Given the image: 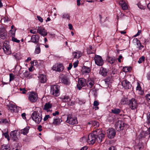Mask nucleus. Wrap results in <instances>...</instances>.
I'll return each instance as SVG.
<instances>
[{
	"label": "nucleus",
	"mask_w": 150,
	"mask_h": 150,
	"mask_svg": "<svg viewBox=\"0 0 150 150\" xmlns=\"http://www.w3.org/2000/svg\"><path fill=\"white\" fill-rule=\"evenodd\" d=\"M42 111L41 110L39 112L36 111H34L32 113L31 117L32 120L36 123L39 124L41 121L42 117Z\"/></svg>",
	"instance_id": "f257e3e1"
},
{
	"label": "nucleus",
	"mask_w": 150,
	"mask_h": 150,
	"mask_svg": "<svg viewBox=\"0 0 150 150\" xmlns=\"http://www.w3.org/2000/svg\"><path fill=\"white\" fill-rule=\"evenodd\" d=\"M60 86L57 85H53L51 86L50 93L54 96L59 95Z\"/></svg>",
	"instance_id": "f03ea898"
},
{
	"label": "nucleus",
	"mask_w": 150,
	"mask_h": 150,
	"mask_svg": "<svg viewBox=\"0 0 150 150\" xmlns=\"http://www.w3.org/2000/svg\"><path fill=\"white\" fill-rule=\"evenodd\" d=\"M99 130H98L89 134L88 136V142L89 144H93L96 140V133Z\"/></svg>",
	"instance_id": "7ed1b4c3"
},
{
	"label": "nucleus",
	"mask_w": 150,
	"mask_h": 150,
	"mask_svg": "<svg viewBox=\"0 0 150 150\" xmlns=\"http://www.w3.org/2000/svg\"><path fill=\"white\" fill-rule=\"evenodd\" d=\"M129 107L132 110H135L137 107V100L134 98H132L129 100L128 103Z\"/></svg>",
	"instance_id": "20e7f679"
},
{
	"label": "nucleus",
	"mask_w": 150,
	"mask_h": 150,
	"mask_svg": "<svg viewBox=\"0 0 150 150\" xmlns=\"http://www.w3.org/2000/svg\"><path fill=\"white\" fill-rule=\"evenodd\" d=\"M3 49L6 54H11V51L9 42L7 41L4 42L3 45Z\"/></svg>",
	"instance_id": "39448f33"
},
{
	"label": "nucleus",
	"mask_w": 150,
	"mask_h": 150,
	"mask_svg": "<svg viewBox=\"0 0 150 150\" xmlns=\"http://www.w3.org/2000/svg\"><path fill=\"white\" fill-rule=\"evenodd\" d=\"M67 122L71 125H74L78 124V121L76 117H73L71 115H68L66 120Z\"/></svg>",
	"instance_id": "423d86ee"
},
{
	"label": "nucleus",
	"mask_w": 150,
	"mask_h": 150,
	"mask_svg": "<svg viewBox=\"0 0 150 150\" xmlns=\"http://www.w3.org/2000/svg\"><path fill=\"white\" fill-rule=\"evenodd\" d=\"M86 80L83 78H79L78 79V83L77 85L78 89L80 90L83 87L86 86Z\"/></svg>",
	"instance_id": "0eeeda50"
},
{
	"label": "nucleus",
	"mask_w": 150,
	"mask_h": 150,
	"mask_svg": "<svg viewBox=\"0 0 150 150\" xmlns=\"http://www.w3.org/2000/svg\"><path fill=\"white\" fill-rule=\"evenodd\" d=\"M125 124L124 122L119 120L115 124V127L117 131H120L123 130L125 126Z\"/></svg>",
	"instance_id": "6e6552de"
},
{
	"label": "nucleus",
	"mask_w": 150,
	"mask_h": 150,
	"mask_svg": "<svg viewBox=\"0 0 150 150\" xmlns=\"http://www.w3.org/2000/svg\"><path fill=\"white\" fill-rule=\"evenodd\" d=\"M116 134L115 130L113 128H109L107 130V135L108 137L110 139L114 138Z\"/></svg>",
	"instance_id": "1a4fd4ad"
},
{
	"label": "nucleus",
	"mask_w": 150,
	"mask_h": 150,
	"mask_svg": "<svg viewBox=\"0 0 150 150\" xmlns=\"http://www.w3.org/2000/svg\"><path fill=\"white\" fill-rule=\"evenodd\" d=\"M96 64L99 66H101L103 63V61L101 57L99 55H96L94 59Z\"/></svg>",
	"instance_id": "9d476101"
},
{
	"label": "nucleus",
	"mask_w": 150,
	"mask_h": 150,
	"mask_svg": "<svg viewBox=\"0 0 150 150\" xmlns=\"http://www.w3.org/2000/svg\"><path fill=\"white\" fill-rule=\"evenodd\" d=\"M28 98L31 102L34 103L37 100L38 95L35 93L31 92L29 95Z\"/></svg>",
	"instance_id": "9b49d317"
},
{
	"label": "nucleus",
	"mask_w": 150,
	"mask_h": 150,
	"mask_svg": "<svg viewBox=\"0 0 150 150\" xmlns=\"http://www.w3.org/2000/svg\"><path fill=\"white\" fill-rule=\"evenodd\" d=\"M37 32L43 36H46L47 34V32L43 27L38 26Z\"/></svg>",
	"instance_id": "f8f14e48"
},
{
	"label": "nucleus",
	"mask_w": 150,
	"mask_h": 150,
	"mask_svg": "<svg viewBox=\"0 0 150 150\" xmlns=\"http://www.w3.org/2000/svg\"><path fill=\"white\" fill-rule=\"evenodd\" d=\"M104 134L102 131H99L98 134L96 135V140L99 143H100L104 138Z\"/></svg>",
	"instance_id": "ddd939ff"
},
{
	"label": "nucleus",
	"mask_w": 150,
	"mask_h": 150,
	"mask_svg": "<svg viewBox=\"0 0 150 150\" xmlns=\"http://www.w3.org/2000/svg\"><path fill=\"white\" fill-rule=\"evenodd\" d=\"M121 84L122 86L125 89H129L131 87L130 83L127 80L123 81Z\"/></svg>",
	"instance_id": "4468645a"
},
{
	"label": "nucleus",
	"mask_w": 150,
	"mask_h": 150,
	"mask_svg": "<svg viewBox=\"0 0 150 150\" xmlns=\"http://www.w3.org/2000/svg\"><path fill=\"white\" fill-rule=\"evenodd\" d=\"M7 36L6 30L3 27L0 28V37L2 39H4Z\"/></svg>",
	"instance_id": "2eb2a0df"
},
{
	"label": "nucleus",
	"mask_w": 150,
	"mask_h": 150,
	"mask_svg": "<svg viewBox=\"0 0 150 150\" xmlns=\"http://www.w3.org/2000/svg\"><path fill=\"white\" fill-rule=\"evenodd\" d=\"M7 109L12 112L16 111L17 107L13 104L9 103L7 105Z\"/></svg>",
	"instance_id": "dca6fc26"
},
{
	"label": "nucleus",
	"mask_w": 150,
	"mask_h": 150,
	"mask_svg": "<svg viewBox=\"0 0 150 150\" xmlns=\"http://www.w3.org/2000/svg\"><path fill=\"white\" fill-rule=\"evenodd\" d=\"M40 38V36L38 35H32L31 38V41L33 43H38L39 42Z\"/></svg>",
	"instance_id": "f3484780"
},
{
	"label": "nucleus",
	"mask_w": 150,
	"mask_h": 150,
	"mask_svg": "<svg viewBox=\"0 0 150 150\" xmlns=\"http://www.w3.org/2000/svg\"><path fill=\"white\" fill-rule=\"evenodd\" d=\"M10 137L11 139L14 141H17L18 139L17 135V131H14L10 133Z\"/></svg>",
	"instance_id": "a211bd4d"
},
{
	"label": "nucleus",
	"mask_w": 150,
	"mask_h": 150,
	"mask_svg": "<svg viewBox=\"0 0 150 150\" xmlns=\"http://www.w3.org/2000/svg\"><path fill=\"white\" fill-rule=\"evenodd\" d=\"M73 56L74 58H79L82 55V52L76 50L73 53Z\"/></svg>",
	"instance_id": "6ab92c4d"
},
{
	"label": "nucleus",
	"mask_w": 150,
	"mask_h": 150,
	"mask_svg": "<svg viewBox=\"0 0 150 150\" xmlns=\"http://www.w3.org/2000/svg\"><path fill=\"white\" fill-rule=\"evenodd\" d=\"M61 81L62 83L66 85H69L70 84L69 79L67 76H64L62 77Z\"/></svg>",
	"instance_id": "aec40b11"
},
{
	"label": "nucleus",
	"mask_w": 150,
	"mask_h": 150,
	"mask_svg": "<svg viewBox=\"0 0 150 150\" xmlns=\"http://www.w3.org/2000/svg\"><path fill=\"white\" fill-rule=\"evenodd\" d=\"M94 81L93 80L88 79L86 82V84L87 87L88 88H92L94 86Z\"/></svg>",
	"instance_id": "412c9836"
},
{
	"label": "nucleus",
	"mask_w": 150,
	"mask_h": 150,
	"mask_svg": "<svg viewBox=\"0 0 150 150\" xmlns=\"http://www.w3.org/2000/svg\"><path fill=\"white\" fill-rule=\"evenodd\" d=\"M81 71L83 74H86L90 72V69L88 67L84 66L82 68Z\"/></svg>",
	"instance_id": "4be33fe9"
},
{
	"label": "nucleus",
	"mask_w": 150,
	"mask_h": 150,
	"mask_svg": "<svg viewBox=\"0 0 150 150\" xmlns=\"http://www.w3.org/2000/svg\"><path fill=\"white\" fill-rule=\"evenodd\" d=\"M52 69L54 70L60 72L63 70L64 67L62 64H59L56 67H53Z\"/></svg>",
	"instance_id": "5701e85b"
},
{
	"label": "nucleus",
	"mask_w": 150,
	"mask_h": 150,
	"mask_svg": "<svg viewBox=\"0 0 150 150\" xmlns=\"http://www.w3.org/2000/svg\"><path fill=\"white\" fill-rule=\"evenodd\" d=\"M38 77L40 83H45L46 81V78L45 76L42 74L39 75Z\"/></svg>",
	"instance_id": "b1692460"
},
{
	"label": "nucleus",
	"mask_w": 150,
	"mask_h": 150,
	"mask_svg": "<svg viewBox=\"0 0 150 150\" xmlns=\"http://www.w3.org/2000/svg\"><path fill=\"white\" fill-rule=\"evenodd\" d=\"M52 105L50 103H46L44 106L43 109L47 111V112L50 111L51 112L52 110H49L52 107Z\"/></svg>",
	"instance_id": "393cba45"
},
{
	"label": "nucleus",
	"mask_w": 150,
	"mask_h": 150,
	"mask_svg": "<svg viewBox=\"0 0 150 150\" xmlns=\"http://www.w3.org/2000/svg\"><path fill=\"white\" fill-rule=\"evenodd\" d=\"M99 73L103 76H105L107 74V70L105 69L103 67H101L100 68Z\"/></svg>",
	"instance_id": "a878e982"
},
{
	"label": "nucleus",
	"mask_w": 150,
	"mask_h": 150,
	"mask_svg": "<svg viewBox=\"0 0 150 150\" xmlns=\"http://www.w3.org/2000/svg\"><path fill=\"white\" fill-rule=\"evenodd\" d=\"M30 127L28 126H27L24 129H21L20 130V133L21 134H23L24 135H26L28 132Z\"/></svg>",
	"instance_id": "bb28decb"
},
{
	"label": "nucleus",
	"mask_w": 150,
	"mask_h": 150,
	"mask_svg": "<svg viewBox=\"0 0 150 150\" xmlns=\"http://www.w3.org/2000/svg\"><path fill=\"white\" fill-rule=\"evenodd\" d=\"M119 3L123 10H126L127 8V6L126 4L124 2L123 0H120Z\"/></svg>",
	"instance_id": "cd10ccee"
},
{
	"label": "nucleus",
	"mask_w": 150,
	"mask_h": 150,
	"mask_svg": "<svg viewBox=\"0 0 150 150\" xmlns=\"http://www.w3.org/2000/svg\"><path fill=\"white\" fill-rule=\"evenodd\" d=\"M41 44L38 43L37 44L35 48V53L36 54H38L40 52V45H41Z\"/></svg>",
	"instance_id": "c85d7f7f"
},
{
	"label": "nucleus",
	"mask_w": 150,
	"mask_h": 150,
	"mask_svg": "<svg viewBox=\"0 0 150 150\" xmlns=\"http://www.w3.org/2000/svg\"><path fill=\"white\" fill-rule=\"evenodd\" d=\"M62 121V120L59 118H54V121L53 122V124L54 125H57L59 124L60 122Z\"/></svg>",
	"instance_id": "c756f323"
},
{
	"label": "nucleus",
	"mask_w": 150,
	"mask_h": 150,
	"mask_svg": "<svg viewBox=\"0 0 150 150\" xmlns=\"http://www.w3.org/2000/svg\"><path fill=\"white\" fill-rule=\"evenodd\" d=\"M116 59L115 57H108L107 59L108 61L111 64H112L114 63Z\"/></svg>",
	"instance_id": "7c9ffc66"
},
{
	"label": "nucleus",
	"mask_w": 150,
	"mask_h": 150,
	"mask_svg": "<svg viewBox=\"0 0 150 150\" xmlns=\"http://www.w3.org/2000/svg\"><path fill=\"white\" fill-rule=\"evenodd\" d=\"M148 134L147 132H146L144 131L142 132L139 134V138H144L147 136Z\"/></svg>",
	"instance_id": "2f4dec72"
},
{
	"label": "nucleus",
	"mask_w": 150,
	"mask_h": 150,
	"mask_svg": "<svg viewBox=\"0 0 150 150\" xmlns=\"http://www.w3.org/2000/svg\"><path fill=\"white\" fill-rule=\"evenodd\" d=\"M121 110L118 108H114L111 110L112 112L115 114H118L120 112Z\"/></svg>",
	"instance_id": "473e14b6"
},
{
	"label": "nucleus",
	"mask_w": 150,
	"mask_h": 150,
	"mask_svg": "<svg viewBox=\"0 0 150 150\" xmlns=\"http://www.w3.org/2000/svg\"><path fill=\"white\" fill-rule=\"evenodd\" d=\"M62 101L63 102L67 103L68 101H70V99L67 96H65L63 98H62Z\"/></svg>",
	"instance_id": "72a5a7b5"
},
{
	"label": "nucleus",
	"mask_w": 150,
	"mask_h": 150,
	"mask_svg": "<svg viewBox=\"0 0 150 150\" xmlns=\"http://www.w3.org/2000/svg\"><path fill=\"white\" fill-rule=\"evenodd\" d=\"M2 150H10V148L8 145H3L2 146Z\"/></svg>",
	"instance_id": "f704fd0d"
},
{
	"label": "nucleus",
	"mask_w": 150,
	"mask_h": 150,
	"mask_svg": "<svg viewBox=\"0 0 150 150\" xmlns=\"http://www.w3.org/2000/svg\"><path fill=\"white\" fill-rule=\"evenodd\" d=\"M99 105V103L96 100H95L94 102L93 105V107H95L94 108H95V110H97L98 109V106Z\"/></svg>",
	"instance_id": "c9c22d12"
},
{
	"label": "nucleus",
	"mask_w": 150,
	"mask_h": 150,
	"mask_svg": "<svg viewBox=\"0 0 150 150\" xmlns=\"http://www.w3.org/2000/svg\"><path fill=\"white\" fill-rule=\"evenodd\" d=\"M131 70V68L130 67H124L123 68V70L125 72H127L130 71Z\"/></svg>",
	"instance_id": "e433bc0d"
},
{
	"label": "nucleus",
	"mask_w": 150,
	"mask_h": 150,
	"mask_svg": "<svg viewBox=\"0 0 150 150\" xmlns=\"http://www.w3.org/2000/svg\"><path fill=\"white\" fill-rule=\"evenodd\" d=\"M62 17L63 18H67L69 20H70L69 15L67 13L64 14L62 16Z\"/></svg>",
	"instance_id": "4c0bfd02"
},
{
	"label": "nucleus",
	"mask_w": 150,
	"mask_h": 150,
	"mask_svg": "<svg viewBox=\"0 0 150 150\" xmlns=\"http://www.w3.org/2000/svg\"><path fill=\"white\" fill-rule=\"evenodd\" d=\"M145 58L144 56H142L139 58V60L138 61V63L139 64L142 63L144 61Z\"/></svg>",
	"instance_id": "58836bf2"
},
{
	"label": "nucleus",
	"mask_w": 150,
	"mask_h": 150,
	"mask_svg": "<svg viewBox=\"0 0 150 150\" xmlns=\"http://www.w3.org/2000/svg\"><path fill=\"white\" fill-rule=\"evenodd\" d=\"M8 121L7 120L5 119H0V123H4V124H6V123H8Z\"/></svg>",
	"instance_id": "ea45409f"
},
{
	"label": "nucleus",
	"mask_w": 150,
	"mask_h": 150,
	"mask_svg": "<svg viewBox=\"0 0 150 150\" xmlns=\"http://www.w3.org/2000/svg\"><path fill=\"white\" fill-rule=\"evenodd\" d=\"M147 123L150 125V112H149L147 114Z\"/></svg>",
	"instance_id": "a19ab883"
},
{
	"label": "nucleus",
	"mask_w": 150,
	"mask_h": 150,
	"mask_svg": "<svg viewBox=\"0 0 150 150\" xmlns=\"http://www.w3.org/2000/svg\"><path fill=\"white\" fill-rule=\"evenodd\" d=\"M127 99L125 98H122L120 101V103L121 104H125L126 103Z\"/></svg>",
	"instance_id": "79ce46f5"
},
{
	"label": "nucleus",
	"mask_w": 150,
	"mask_h": 150,
	"mask_svg": "<svg viewBox=\"0 0 150 150\" xmlns=\"http://www.w3.org/2000/svg\"><path fill=\"white\" fill-rule=\"evenodd\" d=\"M14 76L13 74H10V81H11L13 80L14 79Z\"/></svg>",
	"instance_id": "37998d69"
},
{
	"label": "nucleus",
	"mask_w": 150,
	"mask_h": 150,
	"mask_svg": "<svg viewBox=\"0 0 150 150\" xmlns=\"http://www.w3.org/2000/svg\"><path fill=\"white\" fill-rule=\"evenodd\" d=\"M74 102L71 101L70 100V101L68 102L67 104L69 106H72L74 104Z\"/></svg>",
	"instance_id": "c03bdc74"
},
{
	"label": "nucleus",
	"mask_w": 150,
	"mask_h": 150,
	"mask_svg": "<svg viewBox=\"0 0 150 150\" xmlns=\"http://www.w3.org/2000/svg\"><path fill=\"white\" fill-rule=\"evenodd\" d=\"M136 90L140 91L141 90V87L140 83H137V86L136 87Z\"/></svg>",
	"instance_id": "a18cd8bd"
},
{
	"label": "nucleus",
	"mask_w": 150,
	"mask_h": 150,
	"mask_svg": "<svg viewBox=\"0 0 150 150\" xmlns=\"http://www.w3.org/2000/svg\"><path fill=\"white\" fill-rule=\"evenodd\" d=\"M12 40L14 42H15L17 43H19L20 41L19 40L17 39L16 38L13 37H12Z\"/></svg>",
	"instance_id": "49530a36"
},
{
	"label": "nucleus",
	"mask_w": 150,
	"mask_h": 150,
	"mask_svg": "<svg viewBox=\"0 0 150 150\" xmlns=\"http://www.w3.org/2000/svg\"><path fill=\"white\" fill-rule=\"evenodd\" d=\"M134 41L136 42V44L137 46L138 47L140 45V41L137 38H135L134 39Z\"/></svg>",
	"instance_id": "de8ad7c7"
},
{
	"label": "nucleus",
	"mask_w": 150,
	"mask_h": 150,
	"mask_svg": "<svg viewBox=\"0 0 150 150\" xmlns=\"http://www.w3.org/2000/svg\"><path fill=\"white\" fill-rule=\"evenodd\" d=\"M3 134L6 138H7L8 140H9V136L7 133H4Z\"/></svg>",
	"instance_id": "09e8293b"
},
{
	"label": "nucleus",
	"mask_w": 150,
	"mask_h": 150,
	"mask_svg": "<svg viewBox=\"0 0 150 150\" xmlns=\"http://www.w3.org/2000/svg\"><path fill=\"white\" fill-rule=\"evenodd\" d=\"M30 31L31 33H32L34 34H36L37 33V32H36L35 29L33 30H30Z\"/></svg>",
	"instance_id": "8fccbe9b"
},
{
	"label": "nucleus",
	"mask_w": 150,
	"mask_h": 150,
	"mask_svg": "<svg viewBox=\"0 0 150 150\" xmlns=\"http://www.w3.org/2000/svg\"><path fill=\"white\" fill-rule=\"evenodd\" d=\"M137 5H138V6L139 7V8H140V9H144L145 8L144 6L142 5L141 4H138Z\"/></svg>",
	"instance_id": "3c124183"
},
{
	"label": "nucleus",
	"mask_w": 150,
	"mask_h": 150,
	"mask_svg": "<svg viewBox=\"0 0 150 150\" xmlns=\"http://www.w3.org/2000/svg\"><path fill=\"white\" fill-rule=\"evenodd\" d=\"M49 118H50V117L49 115H46L43 119L44 121H46Z\"/></svg>",
	"instance_id": "603ef678"
},
{
	"label": "nucleus",
	"mask_w": 150,
	"mask_h": 150,
	"mask_svg": "<svg viewBox=\"0 0 150 150\" xmlns=\"http://www.w3.org/2000/svg\"><path fill=\"white\" fill-rule=\"evenodd\" d=\"M13 56L15 57V59H18V55H19V54L18 53H13Z\"/></svg>",
	"instance_id": "864d4df0"
},
{
	"label": "nucleus",
	"mask_w": 150,
	"mask_h": 150,
	"mask_svg": "<svg viewBox=\"0 0 150 150\" xmlns=\"http://www.w3.org/2000/svg\"><path fill=\"white\" fill-rule=\"evenodd\" d=\"M108 150H117L116 148L114 146H112L110 147L109 149Z\"/></svg>",
	"instance_id": "5fc2aeb1"
},
{
	"label": "nucleus",
	"mask_w": 150,
	"mask_h": 150,
	"mask_svg": "<svg viewBox=\"0 0 150 150\" xmlns=\"http://www.w3.org/2000/svg\"><path fill=\"white\" fill-rule=\"evenodd\" d=\"M37 18L38 19V20H39L40 22H42L43 21V19L40 16H37Z\"/></svg>",
	"instance_id": "6e6d98bb"
},
{
	"label": "nucleus",
	"mask_w": 150,
	"mask_h": 150,
	"mask_svg": "<svg viewBox=\"0 0 150 150\" xmlns=\"http://www.w3.org/2000/svg\"><path fill=\"white\" fill-rule=\"evenodd\" d=\"M72 67V64L70 63L69 64V67H67V69L68 70H70L71 69Z\"/></svg>",
	"instance_id": "4d7b16f0"
},
{
	"label": "nucleus",
	"mask_w": 150,
	"mask_h": 150,
	"mask_svg": "<svg viewBox=\"0 0 150 150\" xmlns=\"http://www.w3.org/2000/svg\"><path fill=\"white\" fill-rule=\"evenodd\" d=\"M78 61L75 62L74 63V64H73L74 67V68L78 66Z\"/></svg>",
	"instance_id": "13d9d810"
},
{
	"label": "nucleus",
	"mask_w": 150,
	"mask_h": 150,
	"mask_svg": "<svg viewBox=\"0 0 150 150\" xmlns=\"http://www.w3.org/2000/svg\"><path fill=\"white\" fill-rule=\"evenodd\" d=\"M98 39H99L98 41H97L98 42H99L101 40V39L100 38V37L99 36H98L95 39V40H97Z\"/></svg>",
	"instance_id": "bf43d9fd"
},
{
	"label": "nucleus",
	"mask_w": 150,
	"mask_h": 150,
	"mask_svg": "<svg viewBox=\"0 0 150 150\" xmlns=\"http://www.w3.org/2000/svg\"><path fill=\"white\" fill-rule=\"evenodd\" d=\"M42 126L41 125H39L38 127V129L39 132H41L42 131Z\"/></svg>",
	"instance_id": "052dcab7"
},
{
	"label": "nucleus",
	"mask_w": 150,
	"mask_h": 150,
	"mask_svg": "<svg viewBox=\"0 0 150 150\" xmlns=\"http://www.w3.org/2000/svg\"><path fill=\"white\" fill-rule=\"evenodd\" d=\"M25 77H27L29 75V72L28 71H26L24 73Z\"/></svg>",
	"instance_id": "680f3d73"
},
{
	"label": "nucleus",
	"mask_w": 150,
	"mask_h": 150,
	"mask_svg": "<svg viewBox=\"0 0 150 150\" xmlns=\"http://www.w3.org/2000/svg\"><path fill=\"white\" fill-rule=\"evenodd\" d=\"M122 57V56L121 55H120L119 56V57L117 58V60H118V61L119 62H121V60H120L121 59Z\"/></svg>",
	"instance_id": "e2e57ef3"
},
{
	"label": "nucleus",
	"mask_w": 150,
	"mask_h": 150,
	"mask_svg": "<svg viewBox=\"0 0 150 150\" xmlns=\"http://www.w3.org/2000/svg\"><path fill=\"white\" fill-rule=\"evenodd\" d=\"M146 98L147 99L150 100V93L146 95Z\"/></svg>",
	"instance_id": "0e129e2a"
},
{
	"label": "nucleus",
	"mask_w": 150,
	"mask_h": 150,
	"mask_svg": "<svg viewBox=\"0 0 150 150\" xmlns=\"http://www.w3.org/2000/svg\"><path fill=\"white\" fill-rule=\"evenodd\" d=\"M88 149V147H87L86 146H84L82 148L80 149V150H87Z\"/></svg>",
	"instance_id": "69168bd1"
},
{
	"label": "nucleus",
	"mask_w": 150,
	"mask_h": 150,
	"mask_svg": "<svg viewBox=\"0 0 150 150\" xmlns=\"http://www.w3.org/2000/svg\"><path fill=\"white\" fill-rule=\"evenodd\" d=\"M59 112L57 111H56L55 112H54L53 114H52V115H53V116H55L56 115H59Z\"/></svg>",
	"instance_id": "338daca9"
},
{
	"label": "nucleus",
	"mask_w": 150,
	"mask_h": 150,
	"mask_svg": "<svg viewBox=\"0 0 150 150\" xmlns=\"http://www.w3.org/2000/svg\"><path fill=\"white\" fill-rule=\"evenodd\" d=\"M27 91L25 90V88H23L21 93L23 94H25Z\"/></svg>",
	"instance_id": "774afa93"
}]
</instances>
